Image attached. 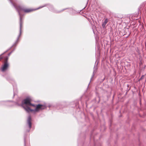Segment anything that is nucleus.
<instances>
[{
  "label": "nucleus",
  "mask_w": 146,
  "mask_h": 146,
  "mask_svg": "<svg viewBox=\"0 0 146 146\" xmlns=\"http://www.w3.org/2000/svg\"><path fill=\"white\" fill-rule=\"evenodd\" d=\"M22 23L21 20V18L20 19V29H21L22 25Z\"/></svg>",
  "instance_id": "7"
},
{
  "label": "nucleus",
  "mask_w": 146,
  "mask_h": 146,
  "mask_svg": "<svg viewBox=\"0 0 146 146\" xmlns=\"http://www.w3.org/2000/svg\"><path fill=\"white\" fill-rule=\"evenodd\" d=\"M108 22V20L107 19H105L104 22L102 23V27L104 28L105 27L106 24Z\"/></svg>",
  "instance_id": "6"
},
{
  "label": "nucleus",
  "mask_w": 146,
  "mask_h": 146,
  "mask_svg": "<svg viewBox=\"0 0 146 146\" xmlns=\"http://www.w3.org/2000/svg\"><path fill=\"white\" fill-rule=\"evenodd\" d=\"M32 100L30 97H27L23 100L22 102V106L24 109L25 110L24 108L25 107L30 108L29 106H31L35 107V105L31 103Z\"/></svg>",
  "instance_id": "4"
},
{
  "label": "nucleus",
  "mask_w": 146,
  "mask_h": 146,
  "mask_svg": "<svg viewBox=\"0 0 146 146\" xmlns=\"http://www.w3.org/2000/svg\"><path fill=\"white\" fill-rule=\"evenodd\" d=\"M31 118L30 116H29L28 117V123L29 127H31Z\"/></svg>",
  "instance_id": "5"
},
{
  "label": "nucleus",
  "mask_w": 146,
  "mask_h": 146,
  "mask_svg": "<svg viewBox=\"0 0 146 146\" xmlns=\"http://www.w3.org/2000/svg\"><path fill=\"white\" fill-rule=\"evenodd\" d=\"M13 5L14 7L17 11L20 16L21 15V13L22 12L26 13H29L39 9L46 6L45 5H44V6H40L37 9H32L27 8L24 7H22L20 5H18L16 3H13Z\"/></svg>",
  "instance_id": "1"
},
{
  "label": "nucleus",
  "mask_w": 146,
  "mask_h": 146,
  "mask_svg": "<svg viewBox=\"0 0 146 146\" xmlns=\"http://www.w3.org/2000/svg\"><path fill=\"white\" fill-rule=\"evenodd\" d=\"M4 53L0 55V61L4 58L3 64L1 68V70L2 72H5L8 68L9 66V64L8 62V57L6 56L3 57L2 55Z\"/></svg>",
  "instance_id": "2"
},
{
  "label": "nucleus",
  "mask_w": 146,
  "mask_h": 146,
  "mask_svg": "<svg viewBox=\"0 0 146 146\" xmlns=\"http://www.w3.org/2000/svg\"><path fill=\"white\" fill-rule=\"evenodd\" d=\"M36 107L35 110L31 109L30 108L25 107L24 108L25 109V111L29 113L30 112H38L40 110H43L46 107L45 105L41 104H38L35 107Z\"/></svg>",
  "instance_id": "3"
}]
</instances>
